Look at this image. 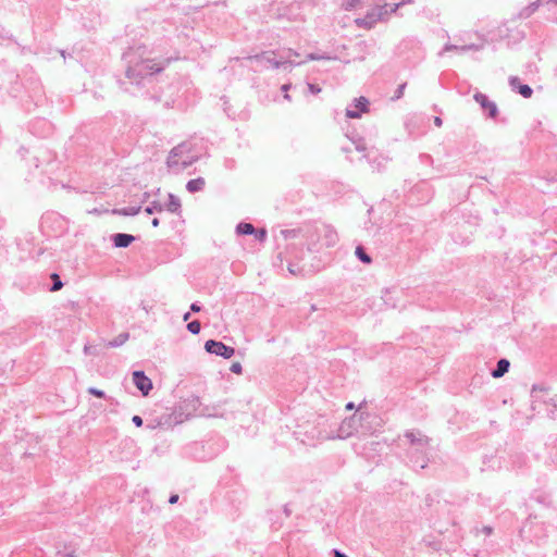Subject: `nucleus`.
I'll return each mask as SVG.
<instances>
[{"label":"nucleus","mask_w":557,"mask_h":557,"mask_svg":"<svg viewBox=\"0 0 557 557\" xmlns=\"http://www.w3.org/2000/svg\"><path fill=\"white\" fill-rule=\"evenodd\" d=\"M199 406L200 399L197 396L184 399L172 412H168L162 406H158L153 412H145L146 426L148 429L169 430L195 416Z\"/></svg>","instance_id":"nucleus-1"},{"label":"nucleus","mask_w":557,"mask_h":557,"mask_svg":"<svg viewBox=\"0 0 557 557\" xmlns=\"http://www.w3.org/2000/svg\"><path fill=\"white\" fill-rule=\"evenodd\" d=\"M199 160L193 151V145L184 141L173 147L168 156L166 165L170 171L180 173Z\"/></svg>","instance_id":"nucleus-2"},{"label":"nucleus","mask_w":557,"mask_h":557,"mask_svg":"<svg viewBox=\"0 0 557 557\" xmlns=\"http://www.w3.org/2000/svg\"><path fill=\"white\" fill-rule=\"evenodd\" d=\"M405 437L409 441L413 451H409L410 462L414 469H424L428 466L425 448L429 446V438L419 431H407Z\"/></svg>","instance_id":"nucleus-3"},{"label":"nucleus","mask_w":557,"mask_h":557,"mask_svg":"<svg viewBox=\"0 0 557 557\" xmlns=\"http://www.w3.org/2000/svg\"><path fill=\"white\" fill-rule=\"evenodd\" d=\"M275 54L274 51H264L259 54L248 55L246 58L247 61H249L251 64H255V71L260 72L268 69H280V67H286V65L289 66H296L300 65L305 61L301 62H294L292 60L285 59L284 55H281L280 60H276L273 55Z\"/></svg>","instance_id":"nucleus-4"},{"label":"nucleus","mask_w":557,"mask_h":557,"mask_svg":"<svg viewBox=\"0 0 557 557\" xmlns=\"http://www.w3.org/2000/svg\"><path fill=\"white\" fill-rule=\"evenodd\" d=\"M123 61L125 62V77L121 81V84L125 86V90H128L127 85L137 86L139 84V54L137 49L129 48L123 53Z\"/></svg>","instance_id":"nucleus-5"},{"label":"nucleus","mask_w":557,"mask_h":557,"mask_svg":"<svg viewBox=\"0 0 557 557\" xmlns=\"http://www.w3.org/2000/svg\"><path fill=\"white\" fill-rule=\"evenodd\" d=\"M387 3L377 4L372 8L363 17L356 20L357 25L366 28L373 27L379 21H383L387 17Z\"/></svg>","instance_id":"nucleus-6"},{"label":"nucleus","mask_w":557,"mask_h":557,"mask_svg":"<svg viewBox=\"0 0 557 557\" xmlns=\"http://www.w3.org/2000/svg\"><path fill=\"white\" fill-rule=\"evenodd\" d=\"M205 349L211 355L222 357L224 359H231L235 355V348L225 345L223 342L215 339H208L205 343Z\"/></svg>","instance_id":"nucleus-7"},{"label":"nucleus","mask_w":557,"mask_h":557,"mask_svg":"<svg viewBox=\"0 0 557 557\" xmlns=\"http://www.w3.org/2000/svg\"><path fill=\"white\" fill-rule=\"evenodd\" d=\"M177 58H163V59H147L141 60V73L145 72L148 75H153L162 72L173 60Z\"/></svg>","instance_id":"nucleus-8"},{"label":"nucleus","mask_w":557,"mask_h":557,"mask_svg":"<svg viewBox=\"0 0 557 557\" xmlns=\"http://www.w3.org/2000/svg\"><path fill=\"white\" fill-rule=\"evenodd\" d=\"M315 232L325 247H334L338 242V234L332 225L322 224L315 227Z\"/></svg>","instance_id":"nucleus-9"},{"label":"nucleus","mask_w":557,"mask_h":557,"mask_svg":"<svg viewBox=\"0 0 557 557\" xmlns=\"http://www.w3.org/2000/svg\"><path fill=\"white\" fill-rule=\"evenodd\" d=\"M532 393V409L541 411V406L544 405L546 406V414L553 418L555 416V412L557 411V395L548 399H539L537 395L535 394V387H533Z\"/></svg>","instance_id":"nucleus-10"},{"label":"nucleus","mask_w":557,"mask_h":557,"mask_svg":"<svg viewBox=\"0 0 557 557\" xmlns=\"http://www.w3.org/2000/svg\"><path fill=\"white\" fill-rule=\"evenodd\" d=\"M369 104V100L363 96L355 98L346 109V116L348 119H359L362 113L368 112Z\"/></svg>","instance_id":"nucleus-11"},{"label":"nucleus","mask_w":557,"mask_h":557,"mask_svg":"<svg viewBox=\"0 0 557 557\" xmlns=\"http://www.w3.org/2000/svg\"><path fill=\"white\" fill-rule=\"evenodd\" d=\"M474 100L481 106L483 110L487 111V116L491 119H495L498 115L497 104L490 100L485 94L476 92L473 96Z\"/></svg>","instance_id":"nucleus-12"},{"label":"nucleus","mask_w":557,"mask_h":557,"mask_svg":"<svg viewBox=\"0 0 557 557\" xmlns=\"http://www.w3.org/2000/svg\"><path fill=\"white\" fill-rule=\"evenodd\" d=\"M509 85L511 89L520 94L523 98H530L533 94V89L528 84H522L520 78L517 76L509 77Z\"/></svg>","instance_id":"nucleus-13"},{"label":"nucleus","mask_w":557,"mask_h":557,"mask_svg":"<svg viewBox=\"0 0 557 557\" xmlns=\"http://www.w3.org/2000/svg\"><path fill=\"white\" fill-rule=\"evenodd\" d=\"M161 146V139L152 138L151 143L146 144V159L152 161L154 159H158L160 150L159 147Z\"/></svg>","instance_id":"nucleus-14"},{"label":"nucleus","mask_w":557,"mask_h":557,"mask_svg":"<svg viewBox=\"0 0 557 557\" xmlns=\"http://www.w3.org/2000/svg\"><path fill=\"white\" fill-rule=\"evenodd\" d=\"M112 240L115 247L125 248L135 240V236L129 234L117 233L112 236Z\"/></svg>","instance_id":"nucleus-15"},{"label":"nucleus","mask_w":557,"mask_h":557,"mask_svg":"<svg viewBox=\"0 0 557 557\" xmlns=\"http://www.w3.org/2000/svg\"><path fill=\"white\" fill-rule=\"evenodd\" d=\"M510 362L507 359L502 358L497 361L496 367L492 370L491 374L495 379L502 377L508 372Z\"/></svg>","instance_id":"nucleus-16"},{"label":"nucleus","mask_w":557,"mask_h":557,"mask_svg":"<svg viewBox=\"0 0 557 557\" xmlns=\"http://www.w3.org/2000/svg\"><path fill=\"white\" fill-rule=\"evenodd\" d=\"M205 185H206L205 178L197 177V178L189 180L187 182L186 189L189 193L194 194V193L202 190L205 188Z\"/></svg>","instance_id":"nucleus-17"},{"label":"nucleus","mask_w":557,"mask_h":557,"mask_svg":"<svg viewBox=\"0 0 557 557\" xmlns=\"http://www.w3.org/2000/svg\"><path fill=\"white\" fill-rule=\"evenodd\" d=\"M539 10V3L535 1L531 2L529 5L524 7L519 12L520 18H529L531 15H533Z\"/></svg>","instance_id":"nucleus-18"},{"label":"nucleus","mask_w":557,"mask_h":557,"mask_svg":"<svg viewBox=\"0 0 557 557\" xmlns=\"http://www.w3.org/2000/svg\"><path fill=\"white\" fill-rule=\"evenodd\" d=\"M236 233L238 235H252V233H255V226L251 223L239 222L236 225Z\"/></svg>","instance_id":"nucleus-19"},{"label":"nucleus","mask_w":557,"mask_h":557,"mask_svg":"<svg viewBox=\"0 0 557 557\" xmlns=\"http://www.w3.org/2000/svg\"><path fill=\"white\" fill-rule=\"evenodd\" d=\"M166 208L170 212L176 213L181 209V200L173 194H169V201L166 203Z\"/></svg>","instance_id":"nucleus-20"},{"label":"nucleus","mask_w":557,"mask_h":557,"mask_svg":"<svg viewBox=\"0 0 557 557\" xmlns=\"http://www.w3.org/2000/svg\"><path fill=\"white\" fill-rule=\"evenodd\" d=\"M153 384L150 377H148L144 371H141V396H147L152 389Z\"/></svg>","instance_id":"nucleus-21"},{"label":"nucleus","mask_w":557,"mask_h":557,"mask_svg":"<svg viewBox=\"0 0 557 557\" xmlns=\"http://www.w3.org/2000/svg\"><path fill=\"white\" fill-rule=\"evenodd\" d=\"M355 255L364 264H369L372 261L371 257L367 253L362 246L356 247Z\"/></svg>","instance_id":"nucleus-22"},{"label":"nucleus","mask_w":557,"mask_h":557,"mask_svg":"<svg viewBox=\"0 0 557 557\" xmlns=\"http://www.w3.org/2000/svg\"><path fill=\"white\" fill-rule=\"evenodd\" d=\"M58 555L60 557H79L77 554H76V550L75 548L71 547V546H67V545H64L63 548H59L58 549Z\"/></svg>","instance_id":"nucleus-23"},{"label":"nucleus","mask_w":557,"mask_h":557,"mask_svg":"<svg viewBox=\"0 0 557 557\" xmlns=\"http://www.w3.org/2000/svg\"><path fill=\"white\" fill-rule=\"evenodd\" d=\"M299 233H300V228H286V230H281V232H280L282 237L286 240L298 237Z\"/></svg>","instance_id":"nucleus-24"},{"label":"nucleus","mask_w":557,"mask_h":557,"mask_svg":"<svg viewBox=\"0 0 557 557\" xmlns=\"http://www.w3.org/2000/svg\"><path fill=\"white\" fill-rule=\"evenodd\" d=\"M463 48V45H453V44H446L444 47H443V50L440 52V55H442L444 52H448V51H458L460 53H465L466 50L462 49Z\"/></svg>","instance_id":"nucleus-25"},{"label":"nucleus","mask_w":557,"mask_h":557,"mask_svg":"<svg viewBox=\"0 0 557 557\" xmlns=\"http://www.w3.org/2000/svg\"><path fill=\"white\" fill-rule=\"evenodd\" d=\"M128 338V335L126 333L120 334L117 337H115L113 341L109 342L110 347H119L122 346Z\"/></svg>","instance_id":"nucleus-26"},{"label":"nucleus","mask_w":557,"mask_h":557,"mask_svg":"<svg viewBox=\"0 0 557 557\" xmlns=\"http://www.w3.org/2000/svg\"><path fill=\"white\" fill-rule=\"evenodd\" d=\"M162 206L157 201H152L149 206L145 208V212L149 215L156 212H162Z\"/></svg>","instance_id":"nucleus-27"},{"label":"nucleus","mask_w":557,"mask_h":557,"mask_svg":"<svg viewBox=\"0 0 557 557\" xmlns=\"http://www.w3.org/2000/svg\"><path fill=\"white\" fill-rule=\"evenodd\" d=\"M252 235L255 236V238L260 242V243H264L267 240V237H268V232L265 228H256L255 227V233H252Z\"/></svg>","instance_id":"nucleus-28"},{"label":"nucleus","mask_w":557,"mask_h":557,"mask_svg":"<svg viewBox=\"0 0 557 557\" xmlns=\"http://www.w3.org/2000/svg\"><path fill=\"white\" fill-rule=\"evenodd\" d=\"M187 330L191 334L197 335L201 330V324L198 320H194L187 324Z\"/></svg>","instance_id":"nucleus-29"},{"label":"nucleus","mask_w":557,"mask_h":557,"mask_svg":"<svg viewBox=\"0 0 557 557\" xmlns=\"http://www.w3.org/2000/svg\"><path fill=\"white\" fill-rule=\"evenodd\" d=\"M331 57L326 54H319V53H309L306 57V61H319V60H330Z\"/></svg>","instance_id":"nucleus-30"},{"label":"nucleus","mask_w":557,"mask_h":557,"mask_svg":"<svg viewBox=\"0 0 557 557\" xmlns=\"http://www.w3.org/2000/svg\"><path fill=\"white\" fill-rule=\"evenodd\" d=\"M52 277L54 278L53 285L51 287L52 292L59 290L62 288L63 283L60 281L58 274H53Z\"/></svg>","instance_id":"nucleus-31"},{"label":"nucleus","mask_w":557,"mask_h":557,"mask_svg":"<svg viewBox=\"0 0 557 557\" xmlns=\"http://www.w3.org/2000/svg\"><path fill=\"white\" fill-rule=\"evenodd\" d=\"M406 4V1H400L398 3H395L393 5H389L388 4V8H387V16L392 13H395L400 7L405 5Z\"/></svg>","instance_id":"nucleus-32"},{"label":"nucleus","mask_w":557,"mask_h":557,"mask_svg":"<svg viewBox=\"0 0 557 557\" xmlns=\"http://www.w3.org/2000/svg\"><path fill=\"white\" fill-rule=\"evenodd\" d=\"M463 50L467 51H479L481 49H483V45H478V44H469V45H463Z\"/></svg>","instance_id":"nucleus-33"},{"label":"nucleus","mask_w":557,"mask_h":557,"mask_svg":"<svg viewBox=\"0 0 557 557\" xmlns=\"http://www.w3.org/2000/svg\"><path fill=\"white\" fill-rule=\"evenodd\" d=\"M88 393H89L90 395L96 396V397H100V398L106 397L104 392H103V391H101V389H98V388H96V387H89V388H88Z\"/></svg>","instance_id":"nucleus-34"},{"label":"nucleus","mask_w":557,"mask_h":557,"mask_svg":"<svg viewBox=\"0 0 557 557\" xmlns=\"http://www.w3.org/2000/svg\"><path fill=\"white\" fill-rule=\"evenodd\" d=\"M361 0H346L345 2V9L346 10H352L355 9Z\"/></svg>","instance_id":"nucleus-35"},{"label":"nucleus","mask_w":557,"mask_h":557,"mask_svg":"<svg viewBox=\"0 0 557 557\" xmlns=\"http://www.w3.org/2000/svg\"><path fill=\"white\" fill-rule=\"evenodd\" d=\"M230 370L235 373V374H242L243 372V367L239 362H234L232 363Z\"/></svg>","instance_id":"nucleus-36"},{"label":"nucleus","mask_w":557,"mask_h":557,"mask_svg":"<svg viewBox=\"0 0 557 557\" xmlns=\"http://www.w3.org/2000/svg\"><path fill=\"white\" fill-rule=\"evenodd\" d=\"M139 379H140L139 370L133 371V383L136 386V388H138V389H139Z\"/></svg>","instance_id":"nucleus-37"},{"label":"nucleus","mask_w":557,"mask_h":557,"mask_svg":"<svg viewBox=\"0 0 557 557\" xmlns=\"http://www.w3.org/2000/svg\"><path fill=\"white\" fill-rule=\"evenodd\" d=\"M405 88H406V83L399 85L397 90L395 91V97L394 98L395 99H399L403 96Z\"/></svg>","instance_id":"nucleus-38"},{"label":"nucleus","mask_w":557,"mask_h":557,"mask_svg":"<svg viewBox=\"0 0 557 557\" xmlns=\"http://www.w3.org/2000/svg\"><path fill=\"white\" fill-rule=\"evenodd\" d=\"M308 89L313 95L319 94L321 91V88L318 85L311 83L308 84Z\"/></svg>","instance_id":"nucleus-39"},{"label":"nucleus","mask_w":557,"mask_h":557,"mask_svg":"<svg viewBox=\"0 0 557 557\" xmlns=\"http://www.w3.org/2000/svg\"><path fill=\"white\" fill-rule=\"evenodd\" d=\"M290 86H292L290 84H284V85L282 86V88H281V89H282V91L284 92V98H285L286 100H290V97H289V95L287 94V91L289 90Z\"/></svg>","instance_id":"nucleus-40"},{"label":"nucleus","mask_w":557,"mask_h":557,"mask_svg":"<svg viewBox=\"0 0 557 557\" xmlns=\"http://www.w3.org/2000/svg\"><path fill=\"white\" fill-rule=\"evenodd\" d=\"M283 53H286V55H285V54H283V55H284V57H285V59H287V60H289V57H292V55H295V57H298V55H299V53H298V52H296V51H294L293 49H288L287 51H286V50H283Z\"/></svg>","instance_id":"nucleus-41"},{"label":"nucleus","mask_w":557,"mask_h":557,"mask_svg":"<svg viewBox=\"0 0 557 557\" xmlns=\"http://www.w3.org/2000/svg\"><path fill=\"white\" fill-rule=\"evenodd\" d=\"M201 310V306L198 302H193L190 305V311L193 312H199Z\"/></svg>","instance_id":"nucleus-42"},{"label":"nucleus","mask_w":557,"mask_h":557,"mask_svg":"<svg viewBox=\"0 0 557 557\" xmlns=\"http://www.w3.org/2000/svg\"><path fill=\"white\" fill-rule=\"evenodd\" d=\"M178 498H180V497H178V495H177V494H172V495L170 496V498H169V503H170V504H172V505H174V504H176V503L178 502Z\"/></svg>","instance_id":"nucleus-43"},{"label":"nucleus","mask_w":557,"mask_h":557,"mask_svg":"<svg viewBox=\"0 0 557 557\" xmlns=\"http://www.w3.org/2000/svg\"><path fill=\"white\" fill-rule=\"evenodd\" d=\"M535 2L539 3V8H540L542 5L554 3V0H535Z\"/></svg>","instance_id":"nucleus-44"},{"label":"nucleus","mask_w":557,"mask_h":557,"mask_svg":"<svg viewBox=\"0 0 557 557\" xmlns=\"http://www.w3.org/2000/svg\"><path fill=\"white\" fill-rule=\"evenodd\" d=\"M334 557H348L345 553L341 552L339 549H333Z\"/></svg>","instance_id":"nucleus-45"},{"label":"nucleus","mask_w":557,"mask_h":557,"mask_svg":"<svg viewBox=\"0 0 557 557\" xmlns=\"http://www.w3.org/2000/svg\"><path fill=\"white\" fill-rule=\"evenodd\" d=\"M434 124L437 126V127H441L442 124H443V120L440 117V116H435L434 117Z\"/></svg>","instance_id":"nucleus-46"},{"label":"nucleus","mask_w":557,"mask_h":557,"mask_svg":"<svg viewBox=\"0 0 557 557\" xmlns=\"http://www.w3.org/2000/svg\"><path fill=\"white\" fill-rule=\"evenodd\" d=\"M356 149L358 151H364L366 150V146H364L363 143H358V144H356Z\"/></svg>","instance_id":"nucleus-47"},{"label":"nucleus","mask_w":557,"mask_h":557,"mask_svg":"<svg viewBox=\"0 0 557 557\" xmlns=\"http://www.w3.org/2000/svg\"><path fill=\"white\" fill-rule=\"evenodd\" d=\"M132 421L137 428H139V416H134Z\"/></svg>","instance_id":"nucleus-48"},{"label":"nucleus","mask_w":557,"mask_h":557,"mask_svg":"<svg viewBox=\"0 0 557 557\" xmlns=\"http://www.w3.org/2000/svg\"><path fill=\"white\" fill-rule=\"evenodd\" d=\"M159 223H160V221H159V219H158V218H153V219L151 220V225H152L153 227H157V226L159 225Z\"/></svg>","instance_id":"nucleus-49"},{"label":"nucleus","mask_w":557,"mask_h":557,"mask_svg":"<svg viewBox=\"0 0 557 557\" xmlns=\"http://www.w3.org/2000/svg\"><path fill=\"white\" fill-rule=\"evenodd\" d=\"M354 408H355L354 403L349 401V403L346 404V409L347 410H352Z\"/></svg>","instance_id":"nucleus-50"},{"label":"nucleus","mask_w":557,"mask_h":557,"mask_svg":"<svg viewBox=\"0 0 557 557\" xmlns=\"http://www.w3.org/2000/svg\"><path fill=\"white\" fill-rule=\"evenodd\" d=\"M189 317H190V313H189V312H186V313L183 315V320H184V321H188Z\"/></svg>","instance_id":"nucleus-51"},{"label":"nucleus","mask_w":557,"mask_h":557,"mask_svg":"<svg viewBox=\"0 0 557 557\" xmlns=\"http://www.w3.org/2000/svg\"><path fill=\"white\" fill-rule=\"evenodd\" d=\"M284 512L286 513V516L290 515V510L288 509L287 505L284 506Z\"/></svg>","instance_id":"nucleus-52"},{"label":"nucleus","mask_w":557,"mask_h":557,"mask_svg":"<svg viewBox=\"0 0 557 557\" xmlns=\"http://www.w3.org/2000/svg\"><path fill=\"white\" fill-rule=\"evenodd\" d=\"M288 271H289L290 273H295V272H296V271H295V269H294V265H293V264H289V265H288Z\"/></svg>","instance_id":"nucleus-53"},{"label":"nucleus","mask_w":557,"mask_h":557,"mask_svg":"<svg viewBox=\"0 0 557 557\" xmlns=\"http://www.w3.org/2000/svg\"><path fill=\"white\" fill-rule=\"evenodd\" d=\"M484 532H485L486 534H490V533L492 532V529H491L490 527H485V528H484Z\"/></svg>","instance_id":"nucleus-54"},{"label":"nucleus","mask_w":557,"mask_h":557,"mask_svg":"<svg viewBox=\"0 0 557 557\" xmlns=\"http://www.w3.org/2000/svg\"><path fill=\"white\" fill-rule=\"evenodd\" d=\"M84 351H85V354H88V352H89V347H88V346H85V347H84Z\"/></svg>","instance_id":"nucleus-55"},{"label":"nucleus","mask_w":557,"mask_h":557,"mask_svg":"<svg viewBox=\"0 0 557 557\" xmlns=\"http://www.w3.org/2000/svg\"><path fill=\"white\" fill-rule=\"evenodd\" d=\"M554 4H556V5H557V0H554Z\"/></svg>","instance_id":"nucleus-56"},{"label":"nucleus","mask_w":557,"mask_h":557,"mask_svg":"<svg viewBox=\"0 0 557 557\" xmlns=\"http://www.w3.org/2000/svg\"><path fill=\"white\" fill-rule=\"evenodd\" d=\"M379 2H383L384 0H377Z\"/></svg>","instance_id":"nucleus-57"}]
</instances>
